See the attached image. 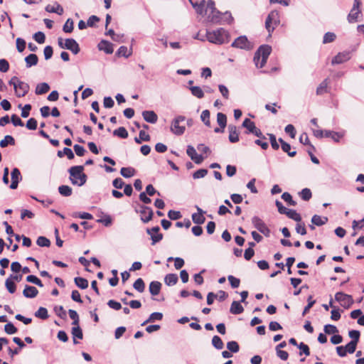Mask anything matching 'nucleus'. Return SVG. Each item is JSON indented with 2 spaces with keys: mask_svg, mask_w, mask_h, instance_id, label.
<instances>
[{
  "mask_svg": "<svg viewBox=\"0 0 364 364\" xmlns=\"http://www.w3.org/2000/svg\"><path fill=\"white\" fill-rule=\"evenodd\" d=\"M272 48L268 45L261 46L254 56V62L257 68H262L267 63L270 55Z\"/></svg>",
  "mask_w": 364,
  "mask_h": 364,
  "instance_id": "obj_3",
  "label": "nucleus"
},
{
  "mask_svg": "<svg viewBox=\"0 0 364 364\" xmlns=\"http://www.w3.org/2000/svg\"><path fill=\"white\" fill-rule=\"evenodd\" d=\"M329 84V80L328 78H326L323 81H322L316 89V95H321L328 92V85Z\"/></svg>",
  "mask_w": 364,
  "mask_h": 364,
  "instance_id": "obj_28",
  "label": "nucleus"
},
{
  "mask_svg": "<svg viewBox=\"0 0 364 364\" xmlns=\"http://www.w3.org/2000/svg\"><path fill=\"white\" fill-rule=\"evenodd\" d=\"M336 38V36L334 33L332 32H327L325 33L323 38V43H332L335 41Z\"/></svg>",
  "mask_w": 364,
  "mask_h": 364,
  "instance_id": "obj_57",
  "label": "nucleus"
},
{
  "mask_svg": "<svg viewBox=\"0 0 364 364\" xmlns=\"http://www.w3.org/2000/svg\"><path fill=\"white\" fill-rule=\"evenodd\" d=\"M212 344L213 346L218 350H220L223 348L224 343L222 339L218 336H214L212 338Z\"/></svg>",
  "mask_w": 364,
  "mask_h": 364,
  "instance_id": "obj_45",
  "label": "nucleus"
},
{
  "mask_svg": "<svg viewBox=\"0 0 364 364\" xmlns=\"http://www.w3.org/2000/svg\"><path fill=\"white\" fill-rule=\"evenodd\" d=\"M227 348L230 351H231L232 353H237L240 350V346L236 341L228 342L227 343Z\"/></svg>",
  "mask_w": 364,
  "mask_h": 364,
  "instance_id": "obj_61",
  "label": "nucleus"
},
{
  "mask_svg": "<svg viewBox=\"0 0 364 364\" xmlns=\"http://www.w3.org/2000/svg\"><path fill=\"white\" fill-rule=\"evenodd\" d=\"M324 332L326 334H334L338 332V328L336 326L331 325V324H327L324 326Z\"/></svg>",
  "mask_w": 364,
  "mask_h": 364,
  "instance_id": "obj_63",
  "label": "nucleus"
},
{
  "mask_svg": "<svg viewBox=\"0 0 364 364\" xmlns=\"http://www.w3.org/2000/svg\"><path fill=\"white\" fill-rule=\"evenodd\" d=\"M217 122L220 126V128L216 127L214 132L216 133L223 132L227 125V117L222 112H218L217 114Z\"/></svg>",
  "mask_w": 364,
  "mask_h": 364,
  "instance_id": "obj_13",
  "label": "nucleus"
},
{
  "mask_svg": "<svg viewBox=\"0 0 364 364\" xmlns=\"http://www.w3.org/2000/svg\"><path fill=\"white\" fill-rule=\"evenodd\" d=\"M186 152L196 164H200L203 162L204 159L203 156L202 155L198 154L196 151V149L193 146H188Z\"/></svg>",
  "mask_w": 364,
  "mask_h": 364,
  "instance_id": "obj_15",
  "label": "nucleus"
},
{
  "mask_svg": "<svg viewBox=\"0 0 364 364\" xmlns=\"http://www.w3.org/2000/svg\"><path fill=\"white\" fill-rule=\"evenodd\" d=\"M159 230L160 228L159 226L154 227L151 229H146L147 234L151 236L152 245H154L156 243L160 242L163 239V234L160 233Z\"/></svg>",
  "mask_w": 364,
  "mask_h": 364,
  "instance_id": "obj_10",
  "label": "nucleus"
},
{
  "mask_svg": "<svg viewBox=\"0 0 364 364\" xmlns=\"http://www.w3.org/2000/svg\"><path fill=\"white\" fill-rule=\"evenodd\" d=\"M113 134L114 135L117 136L122 139H127L128 137V132L127 129L123 127H121L117 129H115Z\"/></svg>",
  "mask_w": 364,
  "mask_h": 364,
  "instance_id": "obj_46",
  "label": "nucleus"
},
{
  "mask_svg": "<svg viewBox=\"0 0 364 364\" xmlns=\"http://www.w3.org/2000/svg\"><path fill=\"white\" fill-rule=\"evenodd\" d=\"M282 149L284 152H286L291 157H294L296 154V151H291V145L288 143H282Z\"/></svg>",
  "mask_w": 364,
  "mask_h": 364,
  "instance_id": "obj_56",
  "label": "nucleus"
},
{
  "mask_svg": "<svg viewBox=\"0 0 364 364\" xmlns=\"http://www.w3.org/2000/svg\"><path fill=\"white\" fill-rule=\"evenodd\" d=\"M142 116L147 122L154 124L157 122V114L154 111H144Z\"/></svg>",
  "mask_w": 364,
  "mask_h": 364,
  "instance_id": "obj_21",
  "label": "nucleus"
},
{
  "mask_svg": "<svg viewBox=\"0 0 364 364\" xmlns=\"http://www.w3.org/2000/svg\"><path fill=\"white\" fill-rule=\"evenodd\" d=\"M64 47L65 49L70 50L75 55L80 52L79 45L73 38L65 39Z\"/></svg>",
  "mask_w": 364,
  "mask_h": 364,
  "instance_id": "obj_14",
  "label": "nucleus"
},
{
  "mask_svg": "<svg viewBox=\"0 0 364 364\" xmlns=\"http://www.w3.org/2000/svg\"><path fill=\"white\" fill-rule=\"evenodd\" d=\"M252 223L254 227L262 233L264 236L269 237L270 235V230L267 226V225L263 222L262 219H260L257 216H254L252 218Z\"/></svg>",
  "mask_w": 364,
  "mask_h": 364,
  "instance_id": "obj_9",
  "label": "nucleus"
},
{
  "mask_svg": "<svg viewBox=\"0 0 364 364\" xmlns=\"http://www.w3.org/2000/svg\"><path fill=\"white\" fill-rule=\"evenodd\" d=\"M74 282L76 286L82 289H85L88 287V281L85 278L75 277Z\"/></svg>",
  "mask_w": 364,
  "mask_h": 364,
  "instance_id": "obj_39",
  "label": "nucleus"
},
{
  "mask_svg": "<svg viewBox=\"0 0 364 364\" xmlns=\"http://www.w3.org/2000/svg\"><path fill=\"white\" fill-rule=\"evenodd\" d=\"M229 140L231 143H236L239 141V132L235 125L230 124L228 126Z\"/></svg>",
  "mask_w": 364,
  "mask_h": 364,
  "instance_id": "obj_19",
  "label": "nucleus"
},
{
  "mask_svg": "<svg viewBox=\"0 0 364 364\" xmlns=\"http://www.w3.org/2000/svg\"><path fill=\"white\" fill-rule=\"evenodd\" d=\"M139 213L141 215V220L144 223H146L152 220L154 212L151 208L145 205H141L140 207Z\"/></svg>",
  "mask_w": 364,
  "mask_h": 364,
  "instance_id": "obj_12",
  "label": "nucleus"
},
{
  "mask_svg": "<svg viewBox=\"0 0 364 364\" xmlns=\"http://www.w3.org/2000/svg\"><path fill=\"white\" fill-rule=\"evenodd\" d=\"M9 85L14 86L16 95L18 97H24L29 91L30 87L28 84L21 81L16 76H14L9 82Z\"/></svg>",
  "mask_w": 364,
  "mask_h": 364,
  "instance_id": "obj_4",
  "label": "nucleus"
},
{
  "mask_svg": "<svg viewBox=\"0 0 364 364\" xmlns=\"http://www.w3.org/2000/svg\"><path fill=\"white\" fill-rule=\"evenodd\" d=\"M4 331L7 334H14L18 331V329L12 323H8L4 326Z\"/></svg>",
  "mask_w": 364,
  "mask_h": 364,
  "instance_id": "obj_62",
  "label": "nucleus"
},
{
  "mask_svg": "<svg viewBox=\"0 0 364 364\" xmlns=\"http://www.w3.org/2000/svg\"><path fill=\"white\" fill-rule=\"evenodd\" d=\"M311 222L314 225L321 226L326 224L328 222V218H321L318 215H314L311 218Z\"/></svg>",
  "mask_w": 364,
  "mask_h": 364,
  "instance_id": "obj_35",
  "label": "nucleus"
},
{
  "mask_svg": "<svg viewBox=\"0 0 364 364\" xmlns=\"http://www.w3.org/2000/svg\"><path fill=\"white\" fill-rule=\"evenodd\" d=\"M163 318V314L161 313H159V312H154V313H152L150 316H149V318L145 321L142 325H144L149 322H153L155 320H158V321H160Z\"/></svg>",
  "mask_w": 364,
  "mask_h": 364,
  "instance_id": "obj_48",
  "label": "nucleus"
},
{
  "mask_svg": "<svg viewBox=\"0 0 364 364\" xmlns=\"http://www.w3.org/2000/svg\"><path fill=\"white\" fill-rule=\"evenodd\" d=\"M230 311L232 314H240L244 311V308L239 301H234L231 304Z\"/></svg>",
  "mask_w": 364,
  "mask_h": 364,
  "instance_id": "obj_29",
  "label": "nucleus"
},
{
  "mask_svg": "<svg viewBox=\"0 0 364 364\" xmlns=\"http://www.w3.org/2000/svg\"><path fill=\"white\" fill-rule=\"evenodd\" d=\"M59 193L63 196H70L72 195V188L66 185H62L58 188Z\"/></svg>",
  "mask_w": 364,
  "mask_h": 364,
  "instance_id": "obj_42",
  "label": "nucleus"
},
{
  "mask_svg": "<svg viewBox=\"0 0 364 364\" xmlns=\"http://www.w3.org/2000/svg\"><path fill=\"white\" fill-rule=\"evenodd\" d=\"M83 171V166H74L69 168L70 180L73 185L82 186L86 183L87 175Z\"/></svg>",
  "mask_w": 364,
  "mask_h": 364,
  "instance_id": "obj_2",
  "label": "nucleus"
},
{
  "mask_svg": "<svg viewBox=\"0 0 364 364\" xmlns=\"http://www.w3.org/2000/svg\"><path fill=\"white\" fill-rule=\"evenodd\" d=\"M178 280V278L176 274H168L164 278V282L168 286L175 285Z\"/></svg>",
  "mask_w": 364,
  "mask_h": 364,
  "instance_id": "obj_30",
  "label": "nucleus"
},
{
  "mask_svg": "<svg viewBox=\"0 0 364 364\" xmlns=\"http://www.w3.org/2000/svg\"><path fill=\"white\" fill-rule=\"evenodd\" d=\"M282 198L290 205L295 206L296 205V202L292 199L291 194L287 192L282 195Z\"/></svg>",
  "mask_w": 364,
  "mask_h": 364,
  "instance_id": "obj_59",
  "label": "nucleus"
},
{
  "mask_svg": "<svg viewBox=\"0 0 364 364\" xmlns=\"http://www.w3.org/2000/svg\"><path fill=\"white\" fill-rule=\"evenodd\" d=\"M36 243L40 247H48L50 245V241L47 237L44 236H40L38 237L36 240Z\"/></svg>",
  "mask_w": 364,
  "mask_h": 364,
  "instance_id": "obj_52",
  "label": "nucleus"
},
{
  "mask_svg": "<svg viewBox=\"0 0 364 364\" xmlns=\"http://www.w3.org/2000/svg\"><path fill=\"white\" fill-rule=\"evenodd\" d=\"M205 4L206 2L205 0H201L200 2L195 1V3H192V6L197 14L200 15H205Z\"/></svg>",
  "mask_w": 364,
  "mask_h": 364,
  "instance_id": "obj_25",
  "label": "nucleus"
},
{
  "mask_svg": "<svg viewBox=\"0 0 364 364\" xmlns=\"http://www.w3.org/2000/svg\"><path fill=\"white\" fill-rule=\"evenodd\" d=\"M335 299L345 309L350 308L354 302L352 296L341 291L335 294Z\"/></svg>",
  "mask_w": 364,
  "mask_h": 364,
  "instance_id": "obj_7",
  "label": "nucleus"
},
{
  "mask_svg": "<svg viewBox=\"0 0 364 364\" xmlns=\"http://www.w3.org/2000/svg\"><path fill=\"white\" fill-rule=\"evenodd\" d=\"M26 281L28 282H31V283L35 284L36 285H37V286H38L40 287H43V284L41 280L40 279H38L35 275H28V276H27Z\"/></svg>",
  "mask_w": 364,
  "mask_h": 364,
  "instance_id": "obj_53",
  "label": "nucleus"
},
{
  "mask_svg": "<svg viewBox=\"0 0 364 364\" xmlns=\"http://www.w3.org/2000/svg\"><path fill=\"white\" fill-rule=\"evenodd\" d=\"M280 23L279 13L277 11H271L265 21V27L270 34L274 28Z\"/></svg>",
  "mask_w": 364,
  "mask_h": 364,
  "instance_id": "obj_6",
  "label": "nucleus"
},
{
  "mask_svg": "<svg viewBox=\"0 0 364 364\" xmlns=\"http://www.w3.org/2000/svg\"><path fill=\"white\" fill-rule=\"evenodd\" d=\"M184 121L185 117L183 116H178L176 117L173 119L171 127V132L176 135L183 134L186 130V127L184 125H181L180 124Z\"/></svg>",
  "mask_w": 364,
  "mask_h": 364,
  "instance_id": "obj_8",
  "label": "nucleus"
},
{
  "mask_svg": "<svg viewBox=\"0 0 364 364\" xmlns=\"http://www.w3.org/2000/svg\"><path fill=\"white\" fill-rule=\"evenodd\" d=\"M161 284L157 281H153L149 284V291L151 295L156 296L159 294Z\"/></svg>",
  "mask_w": 364,
  "mask_h": 364,
  "instance_id": "obj_27",
  "label": "nucleus"
},
{
  "mask_svg": "<svg viewBox=\"0 0 364 364\" xmlns=\"http://www.w3.org/2000/svg\"><path fill=\"white\" fill-rule=\"evenodd\" d=\"M299 141L304 145H309L310 149L314 150V146L310 144V141L306 133H302L300 135Z\"/></svg>",
  "mask_w": 364,
  "mask_h": 364,
  "instance_id": "obj_55",
  "label": "nucleus"
},
{
  "mask_svg": "<svg viewBox=\"0 0 364 364\" xmlns=\"http://www.w3.org/2000/svg\"><path fill=\"white\" fill-rule=\"evenodd\" d=\"M210 112L208 109L203 110L200 115L201 120L208 127H210Z\"/></svg>",
  "mask_w": 364,
  "mask_h": 364,
  "instance_id": "obj_47",
  "label": "nucleus"
},
{
  "mask_svg": "<svg viewBox=\"0 0 364 364\" xmlns=\"http://www.w3.org/2000/svg\"><path fill=\"white\" fill-rule=\"evenodd\" d=\"M74 326L72 328V335L73 336V343L75 344H77L78 342L76 341V338L79 339H82L83 338V333L82 331L80 328L79 324L78 325H73Z\"/></svg>",
  "mask_w": 364,
  "mask_h": 364,
  "instance_id": "obj_26",
  "label": "nucleus"
},
{
  "mask_svg": "<svg viewBox=\"0 0 364 364\" xmlns=\"http://www.w3.org/2000/svg\"><path fill=\"white\" fill-rule=\"evenodd\" d=\"M197 210L198 213H193L192 215V220L194 223L200 225L205 222V218L203 215V210L198 207L197 208Z\"/></svg>",
  "mask_w": 364,
  "mask_h": 364,
  "instance_id": "obj_22",
  "label": "nucleus"
},
{
  "mask_svg": "<svg viewBox=\"0 0 364 364\" xmlns=\"http://www.w3.org/2000/svg\"><path fill=\"white\" fill-rule=\"evenodd\" d=\"M299 195L301 198L305 201L309 200L312 197L311 190L307 188L302 189L301 191L299 193Z\"/></svg>",
  "mask_w": 364,
  "mask_h": 364,
  "instance_id": "obj_49",
  "label": "nucleus"
},
{
  "mask_svg": "<svg viewBox=\"0 0 364 364\" xmlns=\"http://www.w3.org/2000/svg\"><path fill=\"white\" fill-rule=\"evenodd\" d=\"M325 137H330L334 141L338 142L340 139L343 137V134L339 132H336L333 131H325Z\"/></svg>",
  "mask_w": 364,
  "mask_h": 364,
  "instance_id": "obj_34",
  "label": "nucleus"
},
{
  "mask_svg": "<svg viewBox=\"0 0 364 364\" xmlns=\"http://www.w3.org/2000/svg\"><path fill=\"white\" fill-rule=\"evenodd\" d=\"M120 173L124 178H130L134 176L135 169L132 167H123L120 170Z\"/></svg>",
  "mask_w": 364,
  "mask_h": 364,
  "instance_id": "obj_36",
  "label": "nucleus"
},
{
  "mask_svg": "<svg viewBox=\"0 0 364 364\" xmlns=\"http://www.w3.org/2000/svg\"><path fill=\"white\" fill-rule=\"evenodd\" d=\"M33 38L37 43L41 44L45 42L46 36L43 32L38 31L33 35Z\"/></svg>",
  "mask_w": 364,
  "mask_h": 364,
  "instance_id": "obj_64",
  "label": "nucleus"
},
{
  "mask_svg": "<svg viewBox=\"0 0 364 364\" xmlns=\"http://www.w3.org/2000/svg\"><path fill=\"white\" fill-rule=\"evenodd\" d=\"M38 294V290L33 286L26 285L23 291V294L26 298H34Z\"/></svg>",
  "mask_w": 364,
  "mask_h": 364,
  "instance_id": "obj_20",
  "label": "nucleus"
},
{
  "mask_svg": "<svg viewBox=\"0 0 364 364\" xmlns=\"http://www.w3.org/2000/svg\"><path fill=\"white\" fill-rule=\"evenodd\" d=\"M46 11L50 13H55L58 15H62L64 12L63 8L58 3L54 5H48L46 7Z\"/></svg>",
  "mask_w": 364,
  "mask_h": 364,
  "instance_id": "obj_24",
  "label": "nucleus"
},
{
  "mask_svg": "<svg viewBox=\"0 0 364 364\" xmlns=\"http://www.w3.org/2000/svg\"><path fill=\"white\" fill-rule=\"evenodd\" d=\"M26 67L30 68L36 65L38 63V58L36 54H30L25 58Z\"/></svg>",
  "mask_w": 364,
  "mask_h": 364,
  "instance_id": "obj_33",
  "label": "nucleus"
},
{
  "mask_svg": "<svg viewBox=\"0 0 364 364\" xmlns=\"http://www.w3.org/2000/svg\"><path fill=\"white\" fill-rule=\"evenodd\" d=\"M191 94L197 98L201 99L204 97V92L203 90L198 86H193L190 87Z\"/></svg>",
  "mask_w": 364,
  "mask_h": 364,
  "instance_id": "obj_41",
  "label": "nucleus"
},
{
  "mask_svg": "<svg viewBox=\"0 0 364 364\" xmlns=\"http://www.w3.org/2000/svg\"><path fill=\"white\" fill-rule=\"evenodd\" d=\"M132 54V49H128L127 47L124 46H120L119 48L118 49L116 55L119 57H125V58H128L129 56H130Z\"/></svg>",
  "mask_w": 364,
  "mask_h": 364,
  "instance_id": "obj_37",
  "label": "nucleus"
},
{
  "mask_svg": "<svg viewBox=\"0 0 364 364\" xmlns=\"http://www.w3.org/2000/svg\"><path fill=\"white\" fill-rule=\"evenodd\" d=\"M35 316L41 319H47L48 318V310L44 307H40L35 313Z\"/></svg>",
  "mask_w": 364,
  "mask_h": 364,
  "instance_id": "obj_50",
  "label": "nucleus"
},
{
  "mask_svg": "<svg viewBox=\"0 0 364 364\" xmlns=\"http://www.w3.org/2000/svg\"><path fill=\"white\" fill-rule=\"evenodd\" d=\"M9 144L15 145V139L11 135L5 136L4 139L0 141V146L1 148L6 147Z\"/></svg>",
  "mask_w": 364,
  "mask_h": 364,
  "instance_id": "obj_38",
  "label": "nucleus"
},
{
  "mask_svg": "<svg viewBox=\"0 0 364 364\" xmlns=\"http://www.w3.org/2000/svg\"><path fill=\"white\" fill-rule=\"evenodd\" d=\"M19 179H21V172L17 168H14L11 171V183L10 188L16 189L18 186Z\"/></svg>",
  "mask_w": 364,
  "mask_h": 364,
  "instance_id": "obj_17",
  "label": "nucleus"
},
{
  "mask_svg": "<svg viewBox=\"0 0 364 364\" xmlns=\"http://www.w3.org/2000/svg\"><path fill=\"white\" fill-rule=\"evenodd\" d=\"M5 286L8 290V291L11 294H14L16 289V285L14 282L11 279V278H7L5 282Z\"/></svg>",
  "mask_w": 364,
  "mask_h": 364,
  "instance_id": "obj_43",
  "label": "nucleus"
},
{
  "mask_svg": "<svg viewBox=\"0 0 364 364\" xmlns=\"http://www.w3.org/2000/svg\"><path fill=\"white\" fill-rule=\"evenodd\" d=\"M133 287L136 291H138L140 293L143 292L145 289V284L141 278L137 279L134 283Z\"/></svg>",
  "mask_w": 364,
  "mask_h": 364,
  "instance_id": "obj_44",
  "label": "nucleus"
},
{
  "mask_svg": "<svg viewBox=\"0 0 364 364\" xmlns=\"http://www.w3.org/2000/svg\"><path fill=\"white\" fill-rule=\"evenodd\" d=\"M350 58V53L348 52H343V53H339L338 55H336L331 61V63L333 65L334 64H341L346 61H348Z\"/></svg>",
  "mask_w": 364,
  "mask_h": 364,
  "instance_id": "obj_16",
  "label": "nucleus"
},
{
  "mask_svg": "<svg viewBox=\"0 0 364 364\" xmlns=\"http://www.w3.org/2000/svg\"><path fill=\"white\" fill-rule=\"evenodd\" d=\"M206 38L208 41L215 44H223L229 41V33L223 28L213 31H207Z\"/></svg>",
  "mask_w": 364,
  "mask_h": 364,
  "instance_id": "obj_1",
  "label": "nucleus"
},
{
  "mask_svg": "<svg viewBox=\"0 0 364 364\" xmlns=\"http://www.w3.org/2000/svg\"><path fill=\"white\" fill-rule=\"evenodd\" d=\"M220 12L215 6V2L209 0L205 4V15H208V18L212 22L218 23L220 21Z\"/></svg>",
  "mask_w": 364,
  "mask_h": 364,
  "instance_id": "obj_5",
  "label": "nucleus"
},
{
  "mask_svg": "<svg viewBox=\"0 0 364 364\" xmlns=\"http://www.w3.org/2000/svg\"><path fill=\"white\" fill-rule=\"evenodd\" d=\"M228 279L233 289L237 288L240 284V280L232 275H229Z\"/></svg>",
  "mask_w": 364,
  "mask_h": 364,
  "instance_id": "obj_60",
  "label": "nucleus"
},
{
  "mask_svg": "<svg viewBox=\"0 0 364 364\" xmlns=\"http://www.w3.org/2000/svg\"><path fill=\"white\" fill-rule=\"evenodd\" d=\"M68 314L70 318L73 321L72 324L78 325L80 322V318L77 311L73 309H70L68 311Z\"/></svg>",
  "mask_w": 364,
  "mask_h": 364,
  "instance_id": "obj_54",
  "label": "nucleus"
},
{
  "mask_svg": "<svg viewBox=\"0 0 364 364\" xmlns=\"http://www.w3.org/2000/svg\"><path fill=\"white\" fill-rule=\"evenodd\" d=\"M348 336L352 339L350 341L358 343L359 341L360 333L359 331L351 330L348 332Z\"/></svg>",
  "mask_w": 364,
  "mask_h": 364,
  "instance_id": "obj_58",
  "label": "nucleus"
},
{
  "mask_svg": "<svg viewBox=\"0 0 364 364\" xmlns=\"http://www.w3.org/2000/svg\"><path fill=\"white\" fill-rule=\"evenodd\" d=\"M232 46L240 49H251V43L248 41L246 36H240L237 38L234 42L232 43Z\"/></svg>",
  "mask_w": 364,
  "mask_h": 364,
  "instance_id": "obj_11",
  "label": "nucleus"
},
{
  "mask_svg": "<svg viewBox=\"0 0 364 364\" xmlns=\"http://www.w3.org/2000/svg\"><path fill=\"white\" fill-rule=\"evenodd\" d=\"M50 90V86L46 82H42L38 84L36 87V95H43L48 92Z\"/></svg>",
  "mask_w": 364,
  "mask_h": 364,
  "instance_id": "obj_32",
  "label": "nucleus"
},
{
  "mask_svg": "<svg viewBox=\"0 0 364 364\" xmlns=\"http://www.w3.org/2000/svg\"><path fill=\"white\" fill-rule=\"evenodd\" d=\"M285 215L288 218H289L296 222H301V215L294 210L288 209L287 211L286 212Z\"/></svg>",
  "mask_w": 364,
  "mask_h": 364,
  "instance_id": "obj_40",
  "label": "nucleus"
},
{
  "mask_svg": "<svg viewBox=\"0 0 364 364\" xmlns=\"http://www.w3.org/2000/svg\"><path fill=\"white\" fill-rule=\"evenodd\" d=\"M74 22L71 18H68L65 23L63 30L65 33H72L74 28Z\"/></svg>",
  "mask_w": 364,
  "mask_h": 364,
  "instance_id": "obj_51",
  "label": "nucleus"
},
{
  "mask_svg": "<svg viewBox=\"0 0 364 364\" xmlns=\"http://www.w3.org/2000/svg\"><path fill=\"white\" fill-rule=\"evenodd\" d=\"M98 48L107 54H112L114 51L113 44L107 41L102 40L98 44Z\"/></svg>",
  "mask_w": 364,
  "mask_h": 364,
  "instance_id": "obj_18",
  "label": "nucleus"
},
{
  "mask_svg": "<svg viewBox=\"0 0 364 364\" xmlns=\"http://www.w3.org/2000/svg\"><path fill=\"white\" fill-rule=\"evenodd\" d=\"M360 13V9L352 8L347 17L348 21L350 23L356 22Z\"/></svg>",
  "mask_w": 364,
  "mask_h": 364,
  "instance_id": "obj_23",
  "label": "nucleus"
},
{
  "mask_svg": "<svg viewBox=\"0 0 364 364\" xmlns=\"http://www.w3.org/2000/svg\"><path fill=\"white\" fill-rule=\"evenodd\" d=\"M242 127L247 129L246 134L252 133L257 128L255 122L248 118L245 119L242 122Z\"/></svg>",
  "mask_w": 364,
  "mask_h": 364,
  "instance_id": "obj_31",
  "label": "nucleus"
}]
</instances>
